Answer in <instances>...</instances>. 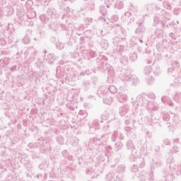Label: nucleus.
<instances>
[{
	"label": "nucleus",
	"instance_id": "37998d69",
	"mask_svg": "<svg viewBox=\"0 0 181 181\" xmlns=\"http://www.w3.org/2000/svg\"><path fill=\"white\" fill-rule=\"evenodd\" d=\"M175 142H179V139H175Z\"/></svg>",
	"mask_w": 181,
	"mask_h": 181
},
{
	"label": "nucleus",
	"instance_id": "9d476101",
	"mask_svg": "<svg viewBox=\"0 0 181 181\" xmlns=\"http://www.w3.org/2000/svg\"><path fill=\"white\" fill-rule=\"evenodd\" d=\"M175 180V174L173 173H168L165 177V181H174Z\"/></svg>",
	"mask_w": 181,
	"mask_h": 181
},
{
	"label": "nucleus",
	"instance_id": "4d7b16f0",
	"mask_svg": "<svg viewBox=\"0 0 181 181\" xmlns=\"http://www.w3.org/2000/svg\"><path fill=\"white\" fill-rule=\"evenodd\" d=\"M64 152H66V151H63V153H64Z\"/></svg>",
	"mask_w": 181,
	"mask_h": 181
},
{
	"label": "nucleus",
	"instance_id": "58836bf2",
	"mask_svg": "<svg viewBox=\"0 0 181 181\" xmlns=\"http://www.w3.org/2000/svg\"><path fill=\"white\" fill-rule=\"evenodd\" d=\"M39 169H43V164L39 165Z\"/></svg>",
	"mask_w": 181,
	"mask_h": 181
},
{
	"label": "nucleus",
	"instance_id": "423d86ee",
	"mask_svg": "<svg viewBox=\"0 0 181 181\" xmlns=\"http://www.w3.org/2000/svg\"><path fill=\"white\" fill-rule=\"evenodd\" d=\"M105 180L106 181H117V180H118V176L116 175L115 177H114V173H110L106 175Z\"/></svg>",
	"mask_w": 181,
	"mask_h": 181
},
{
	"label": "nucleus",
	"instance_id": "cd10ccee",
	"mask_svg": "<svg viewBox=\"0 0 181 181\" xmlns=\"http://www.w3.org/2000/svg\"><path fill=\"white\" fill-rule=\"evenodd\" d=\"M127 62H128V58L124 57V61H121V63H122V64H125V63H127Z\"/></svg>",
	"mask_w": 181,
	"mask_h": 181
},
{
	"label": "nucleus",
	"instance_id": "79ce46f5",
	"mask_svg": "<svg viewBox=\"0 0 181 181\" xmlns=\"http://www.w3.org/2000/svg\"><path fill=\"white\" fill-rule=\"evenodd\" d=\"M101 20L103 21V22L106 21L105 18H101Z\"/></svg>",
	"mask_w": 181,
	"mask_h": 181
},
{
	"label": "nucleus",
	"instance_id": "2eb2a0df",
	"mask_svg": "<svg viewBox=\"0 0 181 181\" xmlns=\"http://www.w3.org/2000/svg\"><path fill=\"white\" fill-rule=\"evenodd\" d=\"M93 128H95V129H98L100 128V123H98V119H95L92 122Z\"/></svg>",
	"mask_w": 181,
	"mask_h": 181
},
{
	"label": "nucleus",
	"instance_id": "f704fd0d",
	"mask_svg": "<svg viewBox=\"0 0 181 181\" xmlns=\"http://www.w3.org/2000/svg\"><path fill=\"white\" fill-rule=\"evenodd\" d=\"M107 2H110V5H112V4H114V0H107Z\"/></svg>",
	"mask_w": 181,
	"mask_h": 181
},
{
	"label": "nucleus",
	"instance_id": "c9c22d12",
	"mask_svg": "<svg viewBox=\"0 0 181 181\" xmlns=\"http://www.w3.org/2000/svg\"><path fill=\"white\" fill-rule=\"evenodd\" d=\"M103 102L105 103V104H111L110 102H107V100L103 99Z\"/></svg>",
	"mask_w": 181,
	"mask_h": 181
},
{
	"label": "nucleus",
	"instance_id": "412c9836",
	"mask_svg": "<svg viewBox=\"0 0 181 181\" xmlns=\"http://www.w3.org/2000/svg\"><path fill=\"white\" fill-rule=\"evenodd\" d=\"M57 47L59 49V50H63V49H64V44L63 42H60V41H58L57 42Z\"/></svg>",
	"mask_w": 181,
	"mask_h": 181
},
{
	"label": "nucleus",
	"instance_id": "ea45409f",
	"mask_svg": "<svg viewBox=\"0 0 181 181\" xmlns=\"http://www.w3.org/2000/svg\"><path fill=\"white\" fill-rule=\"evenodd\" d=\"M84 85L86 88H88V86H90V83H85Z\"/></svg>",
	"mask_w": 181,
	"mask_h": 181
},
{
	"label": "nucleus",
	"instance_id": "4c0bfd02",
	"mask_svg": "<svg viewBox=\"0 0 181 181\" xmlns=\"http://www.w3.org/2000/svg\"><path fill=\"white\" fill-rule=\"evenodd\" d=\"M90 173H91V170H88L86 171V175H90Z\"/></svg>",
	"mask_w": 181,
	"mask_h": 181
},
{
	"label": "nucleus",
	"instance_id": "a211bd4d",
	"mask_svg": "<svg viewBox=\"0 0 181 181\" xmlns=\"http://www.w3.org/2000/svg\"><path fill=\"white\" fill-rule=\"evenodd\" d=\"M174 100L176 101H180L181 100V92H176L174 95Z\"/></svg>",
	"mask_w": 181,
	"mask_h": 181
},
{
	"label": "nucleus",
	"instance_id": "f03ea898",
	"mask_svg": "<svg viewBox=\"0 0 181 181\" xmlns=\"http://www.w3.org/2000/svg\"><path fill=\"white\" fill-rule=\"evenodd\" d=\"M167 164L168 165L170 169H174V170H176V174L177 176L180 175L181 172L179 170L181 169V165L176 167L173 157L170 156L167 159Z\"/></svg>",
	"mask_w": 181,
	"mask_h": 181
},
{
	"label": "nucleus",
	"instance_id": "49530a36",
	"mask_svg": "<svg viewBox=\"0 0 181 181\" xmlns=\"http://www.w3.org/2000/svg\"><path fill=\"white\" fill-rule=\"evenodd\" d=\"M129 122V121H128V120L125 121V124H128Z\"/></svg>",
	"mask_w": 181,
	"mask_h": 181
},
{
	"label": "nucleus",
	"instance_id": "473e14b6",
	"mask_svg": "<svg viewBox=\"0 0 181 181\" xmlns=\"http://www.w3.org/2000/svg\"><path fill=\"white\" fill-rule=\"evenodd\" d=\"M175 65L177 66V67H179L180 66V64H179V62L177 61H175Z\"/></svg>",
	"mask_w": 181,
	"mask_h": 181
},
{
	"label": "nucleus",
	"instance_id": "e433bc0d",
	"mask_svg": "<svg viewBox=\"0 0 181 181\" xmlns=\"http://www.w3.org/2000/svg\"><path fill=\"white\" fill-rule=\"evenodd\" d=\"M119 139H121L122 141L124 139V135L120 134Z\"/></svg>",
	"mask_w": 181,
	"mask_h": 181
},
{
	"label": "nucleus",
	"instance_id": "c756f323",
	"mask_svg": "<svg viewBox=\"0 0 181 181\" xmlns=\"http://www.w3.org/2000/svg\"><path fill=\"white\" fill-rule=\"evenodd\" d=\"M154 74L156 76H159V68L157 69V71H154Z\"/></svg>",
	"mask_w": 181,
	"mask_h": 181
},
{
	"label": "nucleus",
	"instance_id": "6e6d98bb",
	"mask_svg": "<svg viewBox=\"0 0 181 181\" xmlns=\"http://www.w3.org/2000/svg\"><path fill=\"white\" fill-rule=\"evenodd\" d=\"M130 58L132 59V56H130Z\"/></svg>",
	"mask_w": 181,
	"mask_h": 181
},
{
	"label": "nucleus",
	"instance_id": "5701e85b",
	"mask_svg": "<svg viewBox=\"0 0 181 181\" xmlns=\"http://www.w3.org/2000/svg\"><path fill=\"white\" fill-rule=\"evenodd\" d=\"M146 176H148V174L146 173L145 175L142 174L140 176H139L138 179L140 181H145L146 180Z\"/></svg>",
	"mask_w": 181,
	"mask_h": 181
},
{
	"label": "nucleus",
	"instance_id": "39448f33",
	"mask_svg": "<svg viewBox=\"0 0 181 181\" xmlns=\"http://www.w3.org/2000/svg\"><path fill=\"white\" fill-rule=\"evenodd\" d=\"M124 80L126 81H129V80H131L133 84H138V83H139V79H138V77H136V76H132L131 77H126Z\"/></svg>",
	"mask_w": 181,
	"mask_h": 181
},
{
	"label": "nucleus",
	"instance_id": "8fccbe9b",
	"mask_svg": "<svg viewBox=\"0 0 181 181\" xmlns=\"http://www.w3.org/2000/svg\"><path fill=\"white\" fill-rule=\"evenodd\" d=\"M107 8H110V5H107Z\"/></svg>",
	"mask_w": 181,
	"mask_h": 181
},
{
	"label": "nucleus",
	"instance_id": "a19ab883",
	"mask_svg": "<svg viewBox=\"0 0 181 181\" xmlns=\"http://www.w3.org/2000/svg\"><path fill=\"white\" fill-rule=\"evenodd\" d=\"M113 18H115V21H118V16H115Z\"/></svg>",
	"mask_w": 181,
	"mask_h": 181
},
{
	"label": "nucleus",
	"instance_id": "0eeeda50",
	"mask_svg": "<svg viewBox=\"0 0 181 181\" xmlns=\"http://www.w3.org/2000/svg\"><path fill=\"white\" fill-rule=\"evenodd\" d=\"M128 111H129V108L128 107V106L121 107L119 108V114L121 117H124V115H125L128 112Z\"/></svg>",
	"mask_w": 181,
	"mask_h": 181
},
{
	"label": "nucleus",
	"instance_id": "c03bdc74",
	"mask_svg": "<svg viewBox=\"0 0 181 181\" xmlns=\"http://www.w3.org/2000/svg\"><path fill=\"white\" fill-rule=\"evenodd\" d=\"M169 105H170V107H172L173 105V103H171L169 104Z\"/></svg>",
	"mask_w": 181,
	"mask_h": 181
},
{
	"label": "nucleus",
	"instance_id": "de8ad7c7",
	"mask_svg": "<svg viewBox=\"0 0 181 181\" xmlns=\"http://www.w3.org/2000/svg\"><path fill=\"white\" fill-rule=\"evenodd\" d=\"M81 76H84V73H81Z\"/></svg>",
	"mask_w": 181,
	"mask_h": 181
},
{
	"label": "nucleus",
	"instance_id": "6e6552de",
	"mask_svg": "<svg viewBox=\"0 0 181 181\" xmlns=\"http://www.w3.org/2000/svg\"><path fill=\"white\" fill-rule=\"evenodd\" d=\"M145 32V28L142 27V23H139L138 28L135 30L136 35H142Z\"/></svg>",
	"mask_w": 181,
	"mask_h": 181
},
{
	"label": "nucleus",
	"instance_id": "f8f14e48",
	"mask_svg": "<svg viewBox=\"0 0 181 181\" xmlns=\"http://www.w3.org/2000/svg\"><path fill=\"white\" fill-rule=\"evenodd\" d=\"M100 46L102 49H107V47H108V41H107L106 40H102L100 42Z\"/></svg>",
	"mask_w": 181,
	"mask_h": 181
},
{
	"label": "nucleus",
	"instance_id": "09e8293b",
	"mask_svg": "<svg viewBox=\"0 0 181 181\" xmlns=\"http://www.w3.org/2000/svg\"><path fill=\"white\" fill-rule=\"evenodd\" d=\"M84 114H85V117H86L87 115V113L86 112H84Z\"/></svg>",
	"mask_w": 181,
	"mask_h": 181
},
{
	"label": "nucleus",
	"instance_id": "4be33fe9",
	"mask_svg": "<svg viewBox=\"0 0 181 181\" xmlns=\"http://www.w3.org/2000/svg\"><path fill=\"white\" fill-rule=\"evenodd\" d=\"M117 138H118V131H115L112 134V141L113 142H115V141L117 140Z\"/></svg>",
	"mask_w": 181,
	"mask_h": 181
},
{
	"label": "nucleus",
	"instance_id": "20e7f679",
	"mask_svg": "<svg viewBox=\"0 0 181 181\" xmlns=\"http://www.w3.org/2000/svg\"><path fill=\"white\" fill-rule=\"evenodd\" d=\"M116 97L119 103H125L128 100V95L124 93H118Z\"/></svg>",
	"mask_w": 181,
	"mask_h": 181
},
{
	"label": "nucleus",
	"instance_id": "aec40b11",
	"mask_svg": "<svg viewBox=\"0 0 181 181\" xmlns=\"http://www.w3.org/2000/svg\"><path fill=\"white\" fill-rule=\"evenodd\" d=\"M102 129L105 132V131H108V129H110V124L108 123V122H106L104 123V124L102 127Z\"/></svg>",
	"mask_w": 181,
	"mask_h": 181
},
{
	"label": "nucleus",
	"instance_id": "3c124183",
	"mask_svg": "<svg viewBox=\"0 0 181 181\" xmlns=\"http://www.w3.org/2000/svg\"><path fill=\"white\" fill-rule=\"evenodd\" d=\"M34 40H35V41H36V40H37V39H36V37H35V38H34Z\"/></svg>",
	"mask_w": 181,
	"mask_h": 181
},
{
	"label": "nucleus",
	"instance_id": "e2e57ef3",
	"mask_svg": "<svg viewBox=\"0 0 181 181\" xmlns=\"http://www.w3.org/2000/svg\"><path fill=\"white\" fill-rule=\"evenodd\" d=\"M158 1H162V0H158Z\"/></svg>",
	"mask_w": 181,
	"mask_h": 181
},
{
	"label": "nucleus",
	"instance_id": "6ab92c4d",
	"mask_svg": "<svg viewBox=\"0 0 181 181\" xmlns=\"http://www.w3.org/2000/svg\"><path fill=\"white\" fill-rule=\"evenodd\" d=\"M23 43L24 45H29L30 43V37L28 36V35H25V36L24 37Z\"/></svg>",
	"mask_w": 181,
	"mask_h": 181
},
{
	"label": "nucleus",
	"instance_id": "f257e3e1",
	"mask_svg": "<svg viewBox=\"0 0 181 181\" xmlns=\"http://www.w3.org/2000/svg\"><path fill=\"white\" fill-rule=\"evenodd\" d=\"M126 146L127 151H130L131 152V159L133 162H136V166H139V168H144L145 166V163L144 158L139 157L138 155V150L135 148V144L132 142V140L127 141L126 143Z\"/></svg>",
	"mask_w": 181,
	"mask_h": 181
},
{
	"label": "nucleus",
	"instance_id": "7c9ffc66",
	"mask_svg": "<svg viewBox=\"0 0 181 181\" xmlns=\"http://www.w3.org/2000/svg\"><path fill=\"white\" fill-rule=\"evenodd\" d=\"M132 57H134V59H132V60H133V61H134V60H136V54L135 53L132 54Z\"/></svg>",
	"mask_w": 181,
	"mask_h": 181
},
{
	"label": "nucleus",
	"instance_id": "4468645a",
	"mask_svg": "<svg viewBox=\"0 0 181 181\" xmlns=\"http://www.w3.org/2000/svg\"><path fill=\"white\" fill-rule=\"evenodd\" d=\"M108 90L109 91L112 93V94H115V93H117V87H115L113 85H110L108 87Z\"/></svg>",
	"mask_w": 181,
	"mask_h": 181
},
{
	"label": "nucleus",
	"instance_id": "864d4df0",
	"mask_svg": "<svg viewBox=\"0 0 181 181\" xmlns=\"http://www.w3.org/2000/svg\"><path fill=\"white\" fill-rule=\"evenodd\" d=\"M148 64H151V62H148Z\"/></svg>",
	"mask_w": 181,
	"mask_h": 181
},
{
	"label": "nucleus",
	"instance_id": "1a4fd4ad",
	"mask_svg": "<svg viewBox=\"0 0 181 181\" xmlns=\"http://www.w3.org/2000/svg\"><path fill=\"white\" fill-rule=\"evenodd\" d=\"M25 53L26 54H30V56H36L37 51L33 47H30L27 49Z\"/></svg>",
	"mask_w": 181,
	"mask_h": 181
},
{
	"label": "nucleus",
	"instance_id": "b1692460",
	"mask_svg": "<svg viewBox=\"0 0 181 181\" xmlns=\"http://www.w3.org/2000/svg\"><path fill=\"white\" fill-rule=\"evenodd\" d=\"M117 169L119 173L125 172V166L124 165H119Z\"/></svg>",
	"mask_w": 181,
	"mask_h": 181
},
{
	"label": "nucleus",
	"instance_id": "f3484780",
	"mask_svg": "<svg viewBox=\"0 0 181 181\" xmlns=\"http://www.w3.org/2000/svg\"><path fill=\"white\" fill-rule=\"evenodd\" d=\"M115 146L117 148V152H118V151L122 149V147L124 146V144L121 141H117V142L115 143Z\"/></svg>",
	"mask_w": 181,
	"mask_h": 181
},
{
	"label": "nucleus",
	"instance_id": "a18cd8bd",
	"mask_svg": "<svg viewBox=\"0 0 181 181\" xmlns=\"http://www.w3.org/2000/svg\"><path fill=\"white\" fill-rule=\"evenodd\" d=\"M139 42H140L141 43H144V41H143L142 40H139Z\"/></svg>",
	"mask_w": 181,
	"mask_h": 181
},
{
	"label": "nucleus",
	"instance_id": "393cba45",
	"mask_svg": "<svg viewBox=\"0 0 181 181\" xmlns=\"http://www.w3.org/2000/svg\"><path fill=\"white\" fill-rule=\"evenodd\" d=\"M117 52H119V53H121V52H124V50H125V48L122 45H119V46H117Z\"/></svg>",
	"mask_w": 181,
	"mask_h": 181
},
{
	"label": "nucleus",
	"instance_id": "bf43d9fd",
	"mask_svg": "<svg viewBox=\"0 0 181 181\" xmlns=\"http://www.w3.org/2000/svg\"><path fill=\"white\" fill-rule=\"evenodd\" d=\"M133 122L134 123V122H135V120H133Z\"/></svg>",
	"mask_w": 181,
	"mask_h": 181
},
{
	"label": "nucleus",
	"instance_id": "0e129e2a",
	"mask_svg": "<svg viewBox=\"0 0 181 181\" xmlns=\"http://www.w3.org/2000/svg\"><path fill=\"white\" fill-rule=\"evenodd\" d=\"M21 1H25V0H21Z\"/></svg>",
	"mask_w": 181,
	"mask_h": 181
},
{
	"label": "nucleus",
	"instance_id": "a878e982",
	"mask_svg": "<svg viewBox=\"0 0 181 181\" xmlns=\"http://www.w3.org/2000/svg\"><path fill=\"white\" fill-rule=\"evenodd\" d=\"M163 144L164 145H170V140H169V139H164Z\"/></svg>",
	"mask_w": 181,
	"mask_h": 181
},
{
	"label": "nucleus",
	"instance_id": "052dcab7",
	"mask_svg": "<svg viewBox=\"0 0 181 181\" xmlns=\"http://www.w3.org/2000/svg\"><path fill=\"white\" fill-rule=\"evenodd\" d=\"M133 167L135 168V165H134Z\"/></svg>",
	"mask_w": 181,
	"mask_h": 181
},
{
	"label": "nucleus",
	"instance_id": "bb28decb",
	"mask_svg": "<svg viewBox=\"0 0 181 181\" xmlns=\"http://www.w3.org/2000/svg\"><path fill=\"white\" fill-rule=\"evenodd\" d=\"M173 151L175 152V153H177V152H179V148L177 146H174Z\"/></svg>",
	"mask_w": 181,
	"mask_h": 181
},
{
	"label": "nucleus",
	"instance_id": "dca6fc26",
	"mask_svg": "<svg viewBox=\"0 0 181 181\" xmlns=\"http://www.w3.org/2000/svg\"><path fill=\"white\" fill-rule=\"evenodd\" d=\"M115 8H117V9H122V8H124V3L120 1H117L115 5Z\"/></svg>",
	"mask_w": 181,
	"mask_h": 181
},
{
	"label": "nucleus",
	"instance_id": "2f4dec72",
	"mask_svg": "<svg viewBox=\"0 0 181 181\" xmlns=\"http://www.w3.org/2000/svg\"><path fill=\"white\" fill-rule=\"evenodd\" d=\"M170 36L172 37V39H176L175 37V34H173V33H170Z\"/></svg>",
	"mask_w": 181,
	"mask_h": 181
},
{
	"label": "nucleus",
	"instance_id": "680f3d73",
	"mask_svg": "<svg viewBox=\"0 0 181 181\" xmlns=\"http://www.w3.org/2000/svg\"><path fill=\"white\" fill-rule=\"evenodd\" d=\"M128 13H126L125 15H127Z\"/></svg>",
	"mask_w": 181,
	"mask_h": 181
},
{
	"label": "nucleus",
	"instance_id": "c85d7f7f",
	"mask_svg": "<svg viewBox=\"0 0 181 181\" xmlns=\"http://www.w3.org/2000/svg\"><path fill=\"white\" fill-rule=\"evenodd\" d=\"M98 160H100V162H104V159H103V156H101L98 157Z\"/></svg>",
	"mask_w": 181,
	"mask_h": 181
},
{
	"label": "nucleus",
	"instance_id": "ddd939ff",
	"mask_svg": "<svg viewBox=\"0 0 181 181\" xmlns=\"http://www.w3.org/2000/svg\"><path fill=\"white\" fill-rule=\"evenodd\" d=\"M124 130L126 131V132H127V136H129L130 135H132V134H134V129L129 127H125Z\"/></svg>",
	"mask_w": 181,
	"mask_h": 181
},
{
	"label": "nucleus",
	"instance_id": "5fc2aeb1",
	"mask_svg": "<svg viewBox=\"0 0 181 181\" xmlns=\"http://www.w3.org/2000/svg\"><path fill=\"white\" fill-rule=\"evenodd\" d=\"M109 149H111V146H109Z\"/></svg>",
	"mask_w": 181,
	"mask_h": 181
},
{
	"label": "nucleus",
	"instance_id": "603ef678",
	"mask_svg": "<svg viewBox=\"0 0 181 181\" xmlns=\"http://www.w3.org/2000/svg\"><path fill=\"white\" fill-rule=\"evenodd\" d=\"M137 170H133L134 172H136Z\"/></svg>",
	"mask_w": 181,
	"mask_h": 181
},
{
	"label": "nucleus",
	"instance_id": "7ed1b4c3",
	"mask_svg": "<svg viewBox=\"0 0 181 181\" xmlns=\"http://www.w3.org/2000/svg\"><path fill=\"white\" fill-rule=\"evenodd\" d=\"M145 74H148V77L147 78L148 84H152L153 83V77L152 76V67L151 66H146L144 69Z\"/></svg>",
	"mask_w": 181,
	"mask_h": 181
},
{
	"label": "nucleus",
	"instance_id": "13d9d810",
	"mask_svg": "<svg viewBox=\"0 0 181 181\" xmlns=\"http://www.w3.org/2000/svg\"><path fill=\"white\" fill-rule=\"evenodd\" d=\"M44 53H46V50H45V51H44Z\"/></svg>",
	"mask_w": 181,
	"mask_h": 181
},
{
	"label": "nucleus",
	"instance_id": "72a5a7b5",
	"mask_svg": "<svg viewBox=\"0 0 181 181\" xmlns=\"http://www.w3.org/2000/svg\"><path fill=\"white\" fill-rule=\"evenodd\" d=\"M11 71H13L14 70H16V66H13L11 69Z\"/></svg>",
	"mask_w": 181,
	"mask_h": 181
},
{
	"label": "nucleus",
	"instance_id": "9b49d317",
	"mask_svg": "<svg viewBox=\"0 0 181 181\" xmlns=\"http://www.w3.org/2000/svg\"><path fill=\"white\" fill-rule=\"evenodd\" d=\"M54 60H56V58L54 57V55L49 54L47 56V62L49 63V64H53L54 63Z\"/></svg>",
	"mask_w": 181,
	"mask_h": 181
}]
</instances>
